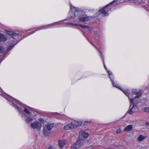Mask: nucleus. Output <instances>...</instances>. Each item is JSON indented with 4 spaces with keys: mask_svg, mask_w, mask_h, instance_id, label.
<instances>
[{
    "mask_svg": "<svg viewBox=\"0 0 149 149\" xmlns=\"http://www.w3.org/2000/svg\"><path fill=\"white\" fill-rule=\"evenodd\" d=\"M0 95L11 103L10 105L17 110L19 112V115L22 118H24L23 113L27 117V118L25 120L27 123H31L33 121L34 119L33 117L31 116V113L29 110L26 108L24 104L17 100L10 97L1 92H0Z\"/></svg>",
    "mask_w": 149,
    "mask_h": 149,
    "instance_id": "obj_1",
    "label": "nucleus"
},
{
    "mask_svg": "<svg viewBox=\"0 0 149 149\" xmlns=\"http://www.w3.org/2000/svg\"><path fill=\"white\" fill-rule=\"evenodd\" d=\"M6 33L7 34L10 36V38L9 40L10 42H11L9 45L7 47V50L10 51L11 50L14 46L17 44V37H18L19 34L17 33H14L10 31H8Z\"/></svg>",
    "mask_w": 149,
    "mask_h": 149,
    "instance_id": "obj_2",
    "label": "nucleus"
},
{
    "mask_svg": "<svg viewBox=\"0 0 149 149\" xmlns=\"http://www.w3.org/2000/svg\"><path fill=\"white\" fill-rule=\"evenodd\" d=\"M132 93L133 95H135L136 96L134 97V98H132L130 100V102L132 103L133 106L132 107V109H134L135 111L138 109V107L137 106V103L135 104L134 103V99H137L140 97L142 95V91L140 90H139L136 89H133L132 90Z\"/></svg>",
    "mask_w": 149,
    "mask_h": 149,
    "instance_id": "obj_3",
    "label": "nucleus"
},
{
    "mask_svg": "<svg viewBox=\"0 0 149 149\" xmlns=\"http://www.w3.org/2000/svg\"><path fill=\"white\" fill-rule=\"evenodd\" d=\"M116 1L117 0H113L110 3L107 5V6H104L103 8L100 10L99 12L105 16H108L109 14L108 12L111 10V6H110V5L112 3L116 2Z\"/></svg>",
    "mask_w": 149,
    "mask_h": 149,
    "instance_id": "obj_4",
    "label": "nucleus"
},
{
    "mask_svg": "<svg viewBox=\"0 0 149 149\" xmlns=\"http://www.w3.org/2000/svg\"><path fill=\"white\" fill-rule=\"evenodd\" d=\"M112 83V85L113 87L120 89L129 98V99H130L131 97H132V94H129V91L128 90L126 89L124 90H123L122 88H120L118 85H116L114 82L113 80H112L111 77H110Z\"/></svg>",
    "mask_w": 149,
    "mask_h": 149,
    "instance_id": "obj_5",
    "label": "nucleus"
},
{
    "mask_svg": "<svg viewBox=\"0 0 149 149\" xmlns=\"http://www.w3.org/2000/svg\"><path fill=\"white\" fill-rule=\"evenodd\" d=\"M61 22H56L54 23H53L52 24H48L46 25L45 26H40L37 29L35 30L32 33V34L34 32H35L36 31H38L40 30H42V29H46L49 28H50L51 27V26L52 25H55L56 24H61Z\"/></svg>",
    "mask_w": 149,
    "mask_h": 149,
    "instance_id": "obj_6",
    "label": "nucleus"
},
{
    "mask_svg": "<svg viewBox=\"0 0 149 149\" xmlns=\"http://www.w3.org/2000/svg\"><path fill=\"white\" fill-rule=\"evenodd\" d=\"M54 124L52 123L48 124L47 126H45L43 129L44 134L45 135H47L49 133L54 127Z\"/></svg>",
    "mask_w": 149,
    "mask_h": 149,
    "instance_id": "obj_7",
    "label": "nucleus"
},
{
    "mask_svg": "<svg viewBox=\"0 0 149 149\" xmlns=\"http://www.w3.org/2000/svg\"><path fill=\"white\" fill-rule=\"evenodd\" d=\"M70 10L69 12L70 14L74 15L75 17H77L76 15L79 13V12H78V8L72 6L71 4L70 5Z\"/></svg>",
    "mask_w": 149,
    "mask_h": 149,
    "instance_id": "obj_8",
    "label": "nucleus"
},
{
    "mask_svg": "<svg viewBox=\"0 0 149 149\" xmlns=\"http://www.w3.org/2000/svg\"><path fill=\"white\" fill-rule=\"evenodd\" d=\"M30 126L33 129L40 130L41 127V124L38 122H34L31 124Z\"/></svg>",
    "mask_w": 149,
    "mask_h": 149,
    "instance_id": "obj_9",
    "label": "nucleus"
},
{
    "mask_svg": "<svg viewBox=\"0 0 149 149\" xmlns=\"http://www.w3.org/2000/svg\"><path fill=\"white\" fill-rule=\"evenodd\" d=\"M83 144V141L80 139H78L74 144L72 149H77L81 147Z\"/></svg>",
    "mask_w": 149,
    "mask_h": 149,
    "instance_id": "obj_10",
    "label": "nucleus"
},
{
    "mask_svg": "<svg viewBox=\"0 0 149 149\" xmlns=\"http://www.w3.org/2000/svg\"><path fill=\"white\" fill-rule=\"evenodd\" d=\"M73 128L79 127L81 125V123L76 121H74L71 123Z\"/></svg>",
    "mask_w": 149,
    "mask_h": 149,
    "instance_id": "obj_11",
    "label": "nucleus"
},
{
    "mask_svg": "<svg viewBox=\"0 0 149 149\" xmlns=\"http://www.w3.org/2000/svg\"><path fill=\"white\" fill-rule=\"evenodd\" d=\"M68 24L72 25L74 26H79L83 28L84 29H88V30H89L90 28L88 26H83L81 24H74L72 23H67V25H68Z\"/></svg>",
    "mask_w": 149,
    "mask_h": 149,
    "instance_id": "obj_12",
    "label": "nucleus"
},
{
    "mask_svg": "<svg viewBox=\"0 0 149 149\" xmlns=\"http://www.w3.org/2000/svg\"><path fill=\"white\" fill-rule=\"evenodd\" d=\"M89 17L86 16L84 17H78V19L79 21L81 22H84L90 20Z\"/></svg>",
    "mask_w": 149,
    "mask_h": 149,
    "instance_id": "obj_13",
    "label": "nucleus"
},
{
    "mask_svg": "<svg viewBox=\"0 0 149 149\" xmlns=\"http://www.w3.org/2000/svg\"><path fill=\"white\" fill-rule=\"evenodd\" d=\"M146 138L147 136H146L140 134L137 138V139L138 141L141 142L143 141Z\"/></svg>",
    "mask_w": 149,
    "mask_h": 149,
    "instance_id": "obj_14",
    "label": "nucleus"
},
{
    "mask_svg": "<svg viewBox=\"0 0 149 149\" xmlns=\"http://www.w3.org/2000/svg\"><path fill=\"white\" fill-rule=\"evenodd\" d=\"M66 141L65 140H60L58 141V144L60 148H62L66 144Z\"/></svg>",
    "mask_w": 149,
    "mask_h": 149,
    "instance_id": "obj_15",
    "label": "nucleus"
},
{
    "mask_svg": "<svg viewBox=\"0 0 149 149\" xmlns=\"http://www.w3.org/2000/svg\"><path fill=\"white\" fill-rule=\"evenodd\" d=\"M7 40L6 37L3 34L0 33V42H5Z\"/></svg>",
    "mask_w": 149,
    "mask_h": 149,
    "instance_id": "obj_16",
    "label": "nucleus"
},
{
    "mask_svg": "<svg viewBox=\"0 0 149 149\" xmlns=\"http://www.w3.org/2000/svg\"><path fill=\"white\" fill-rule=\"evenodd\" d=\"M64 129L65 130H68L70 129H73L72 127V125L71 123H70L67 125H65L64 126Z\"/></svg>",
    "mask_w": 149,
    "mask_h": 149,
    "instance_id": "obj_17",
    "label": "nucleus"
},
{
    "mask_svg": "<svg viewBox=\"0 0 149 149\" xmlns=\"http://www.w3.org/2000/svg\"><path fill=\"white\" fill-rule=\"evenodd\" d=\"M95 48L97 49L100 52V56H101L102 60V61H103V64H104V67L105 68V69L106 70H107V68H106V65H105V63H104V59H103V55L101 53V52L100 51V50H99V47H96L95 46Z\"/></svg>",
    "mask_w": 149,
    "mask_h": 149,
    "instance_id": "obj_18",
    "label": "nucleus"
},
{
    "mask_svg": "<svg viewBox=\"0 0 149 149\" xmlns=\"http://www.w3.org/2000/svg\"><path fill=\"white\" fill-rule=\"evenodd\" d=\"M133 127L132 125H128L126 127H125L124 129V130L125 131H129L131 130L132 128Z\"/></svg>",
    "mask_w": 149,
    "mask_h": 149,
    "instance_id": "obj_19",
    "label": "nucleus"
},
{
    "mask_svg": "<svg viewBox=\"0 0 149 149\" xmlns=\"http://www.w3.org/2000/svg\"><path fill=\"white\" fill-rule=\"evenodd\" d=\"M89 134L88 133L85 131H84L82 132V136L84 138H87L89 136Z\"/></svg>",
    "mask_w": 149,
    "mask_h": 149,
    "instance_id": "obj_20",
    "label": "nucleus"
},
{
    "mask_svg": "<svg viewBox=\"0 0 149 149\" xmlns=\"http://www.w3.org/2000/svg\"><path fill=\"white\" fill-rule=\"evenodd\" d=\"M5 52V48L3 46H0V53L3 54Z\"/></svg>",
    "mask_w": 149,
    "mask_h": 149,
    "instance_id": "obj_21",
    "label": "nucleus"
},
{
    "mask_svg": "<svg viewBox=\"0 0 149 149\" xmlns=\"http://www.w3.org/2000/svg\"><path fill=\"white\" fill-rule=\"evenodd\" d=\"M135 111V110H134L132 108H131L128 111V113L130 114H132Z\"/></svg>",
    "mask_w": 149,
    "mask_h": 149,
    "instance_id": "obj_22",
    "label": "nucleus"
},
{
    "mask_svg": "<svg viewBox=\"0 0 149 149\" xmlns=\"http://www.w3.org/2000/svg\"><path fill=\"white\" fill-rule=\"evenodd\" d=\"M143 110L145 112H149V107L144 108Z\"/></svg>",
    "mask_w": 149,
    "mask_h": 149,
    "instance_id": "obj_23",
    "label": "nucleus"
},
{
    "mask_svg": "<svg viewBox=\"0 0 149 149\" xmlns=\"http://www.w3.org/2000/svg\"><path fill=\"white\" fill-rule=\"evenodd\" d=\"M107 72H108V74H109V77L110 78V77H110V76L111 75H112V73L111 72V71H110L109 70H107Z\"/></svg>",
    "mask_w": 149,
    "mask_h": 149,
    "instance_id": "obj_24",
    "label": "nucleus"
},
{
    "mask_svg": "<svg viewBox=\"0 0 149 149\" xmlns=\"http://www.w3.org/2000/svg\"><path fill=\"white\" fill-rule=\"evenodd\" d=\"M39 121L42 123H44L45 122V120L42 118H40L39 119Z\"/></svg>",
    "mask_w": 149,
    "mask_h": 149,
    "instance_id": "obj_25",
    "label": "nucleus"
},
{
    "mask_svg": "<svg viewBox=\"0 0 149 149\" xmlns=\"http://www.w3.org/2000/svg\"><path fill=\"white\" fill-rule=\"evenodd\" d=\"M121 130L120 129H119L117 130L116 133L117 134H119L120 133Z\"/></svg>",
    "mask_w": 149,
    "mask_h": 149,
    "instance_id": "obj_26",
    "label": "nucleus"
},
{
    "mask_svg": "<svg viewBox=\"0 0 149 149\" xmlns=\"http://www.w3.org/2000/svg\"><path fill=\"white\" fill-rule=\"evenodd\" d=\"M145 125L147 126H149V123L147 122L146 123Z\"/></svg>",
    "mask_w": 149,
    "mask_h": 149,
    "instance_id": "obj_27",
    "label": "nucleus"
},
{
    "mask_svg": "<svg viewBox=\"0 0 149 149\" xmlns=\"http://www.w3.org/2000/svg\"><path fill=\"white\" fill-rule=\"evenodd\" d=\"M48 149H53V148L52 147L50 146L48 148Z\"/></svg>",
    "mask_w": 149,
    "mask_h": 149,
    "instance_id": "obj_28",
    "label": "nucleus"
},
{
    "mask_svg": "<svg viewBox=\"0 0 149 149\" xmlns=\"http://www.w3.org/2000/svg\"><path fill=\"white\" fill-rule=\"evenodd\" d=\"M124 2V1H122L121 2H120L119 3H117L116 4H119V3H122V2Z\"/></svg>",
    "mask_w": 149,
    "mask_h": 149,
    "instance_id": "obj_29",
    "label": "nucleus"
},
{
    "mask_svg": "<svg viewBox=\"0 0 149 149\" xmlns=\"http://www.w3.org/2000/svg\"><path fill=\"white\" fill-rule=\"evenodd\" d=\"M71 18H74V17H73L72 16H71Z\"/></svg>",
    "mask_w": 149,
    "mask_h": 149,
    "instance_id": "obj_30",
    "label": "nucleus"
},
{
    "mask_svg": "<svg viewBox=\"0 0 149 149\" xmlns=\"http://www.w3.org/2000/svg\"><path fill=\"white\" fill-rule=\"evenodd\" d=\"M32 29H30L29 31H31Z\"/></svg>",
    "mask_w": 149,
    "mask_h": 149,
    "instance_id": "obj_31",
    "label": "nucleus"
},
{
    "mask_svg": "<svg viewBox=\"0 0 149 149\" xmlns=\"http://www.w3.org/2000/svg\"><path fill=\"white\" fill-rule=\"evenodd\" d=\"M131 104H130V106H131Z\"/></svg>",
    "mask_w": 149,
    "mask_h": 149,
    "instance_id": "obj_32",
    "label": "nucleus"
},
{
    "mask_svg": "<svg viewBox=\"0 0 149 149\" xmlns=\"http://www.w3.org/2000/svg\"><path fill=\"white\" fill-rule=\"evenodd\" d=\"M1 56V55L0 54V57Z\"/></svg>",
    "mask_w": 149,
    "mask_h": 149,
    "instance_id": "obj_33",
    "label": "nucleus"
}]
</instances>
